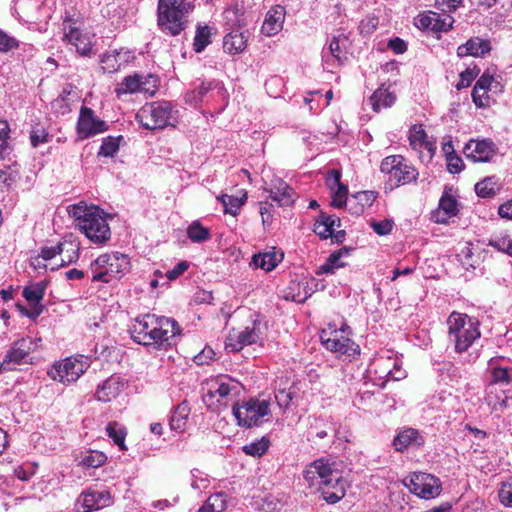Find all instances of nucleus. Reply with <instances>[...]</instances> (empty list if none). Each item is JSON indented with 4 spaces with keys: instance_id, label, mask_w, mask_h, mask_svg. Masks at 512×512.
<instances>
[{
    "instance_id": "c03bdc74",
    "label": "nucleus",
    "mask_w": 512,
    "mask_h": 512,
    "mask_svg": "<svg viewBox=\"0 0 512 512\" xmlns=\"http://www.w3.org/2000/svg\"><path fill=\"white\" fill-rule=\"evenodd\" d=\"M211 31L208 26H198L194 37V50L202 52L210 44Z\"/></svg>"
},
{
    "instance_id": "5fc2aeb1",
    "label": "nucleus",
    "mask_w": 512,
    "mask_h": 512,
    "mask_svg": "<svg viewBox=\"0 0 512 512\" xmlns=\"http://www.w3.org/2000/svg\"><path fill=\"white\" fill-rule=\"evenodd\" d=\"M498 496L504 506L512 507V480L502 483Z\"/></svg>"
},
{
    "instance_id": "6e6552de",
    "label": "nucleus",
    "mask_w": 512,
    "mask_h": 512,
    "mask_svg": "<svg viewBox=\"0 0 512 512\" xmlns=\"http://www.w3.org/2000/svg\"><path fill=\"white\" fill-rule=\"evenodd\" d=\"M129 259L119 252L105 253L97 257L90 265L93 282L109 283L120 278L129 267Z\"/></svg>"
},
{
    "instance_id": "6e6d98bb",
    "label": "nucleus",
    "mask_w": 512,
    "mask_h": 512,
    "mask_svg": "<svg viewBox=\"0 0 512 512\" xmlns=\"http://www.w3.org/2000/svg\"><path fill=\"white\" fill-rule=\"evenodd\" d=\"M479 73V70H476L475 68L470 69L467 68L465 71L460 73V80L456 84V89L461 90L463 88H466L470 86L472 81L477 77Z\"/></svg>"
},
{
    "instance_id": "473e14b6",
    "label": "nucleus",
    "mask_w": 512,
    "mask_h": 512,
    "mask_svg": "<svg viewBox=\"0 0 512 512\" xmlns=\"http://www.w3.org/2000/svg\"><path fill=\"white\" fill-rule=\"evenodd\" d=\"M248 36L246 32L238 30L225 35L223 39V49L230 55L242 53L247 47Z\"/></svg>"
},
{
    "instance_id": "39448f33",
    "label": "nucleus",
    "mask_w": 512,
    "mask_h": 512,
    "mask_svg": "<svg viewBox=\"0 0 512 512\" xmlns=\"http://www.w3.org/2000/svg\"><path fill=\"white\" fill-rule=\"evenodd\" d=\"M193 9L191 0H159L158 26L162 32L177 36L185 29L186 18Z\"/></svg>"
},
{
    "instance_id": "774afa93",
    "label": "nucleus",
    "mask_w": 512,
    "mask_h": 512,
    "mask_svg": "<svg viewBox=\"0 0 512 512\" xmlns=\"http://www.w3.org/2000/svg\"><path fill=\"white\" fill-rule=\"evenodd\" d=\"M498 214L501 218L512 220V199L507 200L499 206Z\"/></svg>"
},
{
    "instance_id": "a878e982",
    "label": "nucleus",
    "mask_w": 512,
    "mask_h": 512,
    "mask_svg": "<svg viewBox=\"0 0 512 512\" xmlns=\"http://www.w3.org/2000/svg\"><path fill=\"white\" fill-rule=\"evenodd\" d=\"M286 10L284 6L275 5L266 13L261 31L266 36H274L279 33L284 24Z\"/></svg>"
},
{
    "instance_id": "423d86ee",
    "label": "nucleus",
    "mask_w": 512,
    "mask_h": 512,
    "mask_svg": "<svg viewBox=\"0 0 512 512\" xmlns=\"http://www.w3.org/2000/svg\"><path fill=\"white\" fill-rule=\"evenodd\" d=\"M240 392L241 384L238 381L228 376L217 377L207 383L203 402L208 409L219 412L229 405H236Z\"/></svg>"
},
{
    "instance_id": "37998d69",
    "label": "nucleus",
    "mask_w": 512,
    "mask_h": 512,
    "mask_svg": "<svg viewBox=\"0 0 512 512\" xmlns=\"http://www.w3.org/2000/svg\"><path fill=\"white\" fill-rule=\"evenodd\" d=\"M187 236L192 242L202 243L210 238V231L198 221H194L187 228Z\"/></svg>"
},
{
    "instance_id": "7c9ffc66",
    "label": "nucleus",
    "mask_w": 512,
    "mask_h": 512,
    "mask_svg": "<svg viewBox=\"0 0 512 512\" xmlns=\"http://www.w3.org/2000/svg\"><path fill=\"white\" fill-rule=\"evenodd\" d=\"M491 50L490 42L479 37L469 39L465 44L457 48L458 57H483Z\"/></svg>"
},
{
    "instance_id": "ea45409f",
    "label": "nucleus",
    "mask_w": 512,
    "mask_h": 512,
    "mask_svg": "<svg viewBox=\"0 0 512 512\" xmlns=\"http://www.w3.org/2000/svg\"><path fill=\"white\" fill-rule=\"evenodd\" d=\"M106 432L109 438L113 440V442L119 447L120 450H126L125 446V438H126V429L117 422H110L106 426Z\"/></svg>"
},
{
    "instance_id": "9b49d317",
    "label": "nucleus",
    "mask_w": 512,
    "mask_h": 512,
    "mask_svg": "<svg viewBox=\"0 0 512 512\" xmlns=\"http://www.w3.org/2000/svg\"><path fill=\"white\" fill-rule=\"evenodd\" d=\"M380 170L387 175L391 186L395 187L416 182L419 175L417 169L401 155L385 157L381 162Z\"/></svg>"
},
{
    "instance_id": "aec40b11",
    "label": "nucleus",
    "mask_w": 512,
    "mask_h": 512,
    "mask_svg": "<svg viewBox=\"0 0 512 512\" xmlns=\"http://www.w3.org/2000/svg\"><path fill=\"white\" fill-rule=\"evenodd\" d=\"M347 42L344 34L334 36L327 50H323L322 60L326 70L333 72V69L342 65L347 60Z\"/></svg>"
},
{
    "instance_id": "f3484780",
    "label": "nucleus",
    "mask_w": 512,
    "mask_h": 512,
    "mask_svg": "<svg viewBox=\"0 0 512 512\" xmlns=\"http://www.w3.org/2000/svg\"><path fill=\"white\" fill-rule=\"evenodd\" d=\"M33 349L34 343L29 337L14 341L0 363V373L14 370L17 365L25 363Z\"/></svg>"
},
{
    "instance_id": "2f4dec72",
    "label": "nucleus",
    "mask_w": 512,
    "mask_h": 512,
    "mask_svg": "<svg viewBox=\"0 0 512 512\" xmlns=\"http://www.w3.org/2000/svg\"><path fill=\"white\" fill-rule=\"evenodd\" d=\"M424 444V438L418 430L405 428L401 430L393 440V446L397 451H404L409 446H421Z\"/></svg>"
},
{
    "instance_id": "dca6fc26",
    "label": "nucleus",
    "mask_w": 512,
    "mask_h": 512,
    "mask_svg": "<svg viewBox=\"0 0 512 512\" xmlns=\"http://www.w3.org/2000/svg\"><path fill=\"white\" fill-rule=\"evenodd\" d=\"M114 498L109 490L90 487L83 491L76 502L77 512H90L109 507Z\"/></svg>"
},
{
    "instance_id": "f03ea898",
    "label": "nucleus",
    "mask_w": 512,
    "mask_h": 512,
    "mask_svg": "<svg viewBox=\"0 0 512 512\" xmlns=\"http://www.w3.org/2000/svg\"><path fill=\"white\" fill-rule=\"evenodd\" d=\"M130 334L135 342L144 346H170L176 342L180 327L172 318L145 314L135 319Z\"/></svg>"
},
{
    "instance_id": "09e8293b",
    "label": "nucleus",
    "mask_w": 512,
    "mask_h": 512,
    "mask_svg": "<svg viewBox=\"0 0 512 512\" xmlns=\"http://www.w3.org/2000/svg\"><path fill=\"white\" fill-rule=\"evenodd\" d=\"M269 447V440L263 437L262 439L247 444L243 447V451L247 455L254 457H261L264 455Z\"/></svg>"
},
{
    "instance_id": "f257e3e1",
    "label": "nucleus",
    "mask_w": 512,
    "mask_h": 512,
    "mask_svg": "<svg viewBox=\"0 0 512 512\" xmlns=\"http://www.w3.org/2000/svg\"><path fill=\"white\" fill-rule=\"evenodd\" d=\"M303 476L310 486L318 487L324 500L330 504L337 503L346 494L343 471L336 461L317 459L305 468Z\"/></svg>"
},
{
    "instance_id": "4c0bfd02",
    "label": "nucleus",
    "mask_w": 512,
    "mask_h": 512,
    "mask_svg": "<svg viewBox=\"0 0 512 512\" xmlns=\"http://www.w3.org/2000/svg\"><path fill=\"white\" fill-rule=\"evenodd\" d=\"M247 199V194L244 193L241 197L222 194L217 196V200L221 202L224 207V213L237 215L240 208L244 205Z\"/></svg>"
},
{
    "instance_id": "0eeeda50",
    "label": "nucleus",
    "mask_w": 512,
    "mask_h": 512,
    "mask_svg": "<svg viewBox=\"0 0 512 512\" xmlns=\"http://www.w3.org/2000/svg\"><path fill=\"white\" fill-rule=\"evenodd\" d=\"M136 120L145 129H164L174 126L176 122L175 111L170 102L156 101L146 103L136 114Z\"/></svg>"
},
{
    "instance_id": "20e7f679",
    "label": "nucleus",
    "mask_w": 512,
    "mask_h": 512,
    "mask_svg": "<svg viewBox=\"0 0 512 512\" xmlns=\"http://www.w3.org/2000/svg\"><path fill=\"white\" fill-rule=\"evenodd\" d=\"M448 340L457 353L466 352L480 336L479 322L467 314L452 312L447 321Z\"/></svg>"
},
{
    "instance_id": "49530a36",
    "label": "nucleus",
    "mask_w": 512,
    "mask_h": 512,
    "mask_svg": "<svg viewBox=\"0 0 512 512\" xmlns=\"http://www.w3.org/2000/svg\"><path fill=\"white\" fill-rule=\"evenodd\" d=\"M120 139L121 136L118 138H114L111 136L104 138L100 146L98 155L103 157H113L119 150Z\"/></svg>"
},
{
    "instance_id": "1a4fd4ad",
    "label": "nucleus",
    "mask_w": 512,
    "mask_h": 512,
    "mask_svg": "<svg viewBox=\"0 0 512 512\" xmlns=\"http://www.w3.org/2000/svg\"><path fill=\"white\" fill-rule=\"evenodd\" d=\"M350 335L351 329L346 324H342L339 329L329 325L327 329L322 330L320 338L327 350L338 356L354 357L360 354V349L359 345L350 338Z\"/></svg>"
},
{
    "instance_id": "e433bc0d",
    "label": "nucleus",
    "mask_w": 512,
    "mask_h": 512,
    "mask_svg": "<svg viewBox=\"0 0 512 512\" xmlns=\"http://www.w3.org/2000/svg\"><path fill=\"white\" fill-rule=\"evenodd\" d=\"M212 92V96H218L221 98H225L227 95L226 89L223 84L219 81H210L207 83H202L194 92V99L196 101H202L203 98L209 93Z\"/></svg>"
},
{
    "instance_id": "a19ab883",
    "label": "nucleus",
    "mask_w": 512,
    "mask_h": 512,
    "mask_svg": "<svg viewBox=\"0 0 512 512\" xmlns=\"http://www.w3.org/2000/svg\"><path fill=\"white\" fill-rule=\"evenodd\" d=\"M107 460V456L97 450H89L82 454L79 464L85 468H98Z\"/></svg>"
},
{
    "instance_id": "c85d7f7f",
    "label": "nucleus",
    "mask_w": 512,
    "mask_h": 512,
    "mask_svg": "<svg viewBox=\"0 0 512 512\" xmlns=\"http://www.w3.org/2000/svg\"><path fill=\"white\" fill-rule=\"evenodd\" d=\"M353 251L351 247H342L331 253L317 271V274H333L337 269L346 266L345 259L348 258Z\"/></svg>"
},
{
    "instance_id": "9d476101",
    "label": "nucleus",
    "mask_w": 512,
    "mask_h": 512,
    "mask_svg": "<svg viewBox=\"0 0 512 512\" xmlns=\"http://www.w3.org/2000/svg\"><path fill=\"white\" fill-rule=\"evenodd\" d=\"M270 400L250 398L241 404L233 405V415L238 425L251 428L268 421L265 417L270 415Z\"/></svg>"
},
{
    "instance_id": "3c124183",
    "label": "nucleus",
    "mask_w": 512,
    "mask_h": 512,
    "mask_svg": "<svg viewBox=\"0 0 512 512\" xmlns=\"http://www.w3.org/2000/svg\"><path fill=\"white\" fill-rule=\"evenodd\" d=\"M489 246L512 256V239L507 235L494 237L489 240Z\"/></svg>"
},
{
    "instance_id": "864d4df0",
    "label": "nucleus",
    "mask_w": 512,
    "mask_h": 512,
    "mask_svg": "<svg viewBox=\"0 0 512 512\" xmlns=\"http://www.w3.org/2000/svg\"><path fill=\"white\" fill-rule=\"evenodd\" d=\"M65 248L64 253H66L65 257L61 258V265H66L73 263L78 260L79 258V247L77 244H74L72 242H64Z\"/></svg>"
},
{
    "instance_id": "72a5a7b5",
    "label": "nucleus",
    "mask_w": 512,
    "mask_h": 512,
    "mask_svg": "<svg viewBox=\"0 0 512 512\" xmlns=\"http://www.w3.org/2000/svg\"><path fill=\"white\" fill-rule=\"evenodd\" d=\"M282 260L283 253L273 249L272 251L255 254L252 258L251 265L255 268L270 272L275 269Z\"/></svg>"
},
{
    "instance_id": "de8ad7c7",
    "label": "nucleus",
    "mask_w": 512,
    "mask_h": 512,
    "mask_svg": "<svg viewBox=\"0 0 512 512\" xmlns=\"http://www.w3.org/2000/svg\"><path fill=\"white\" fill-rule=\"evenodd\" d=\"M439 210L447 218L455 216L458 212V205L456 199L448 194H444L439 201Z\"/></svg>"
},
{
    "instance_id": "4be33fe9",
    "label": "nucleus",
    "mask_w": 512,
    "mask_h": 512,
    "mask_svg": "<svg viewBox=\"0 0 512 512\" xmlns=\"http://www.w3.org/2000/svg\"><path fill=\"white\" fill-rule=\"evenodd\" d=\"M454 19L450 15L444 18L433 11L420 13L414 19V24L418 29L431 30L434 32H447L452 28Z\"/></svg>"
},
{
    "instance_id": "680f3d73",
    "label": "nucleus",
    "mask_w": 512,
    "mask_h": 512,
    "mask_svg": "<svg viewBox=\"0 0 512 512\" xmlns=\"http://www.w3.org/2000/svg\"><path fill=\"white\" fill-rule=\"evenodd\" d=\"M371 227L378 235H387L392 231L393 221L385 219L378 222H372Z\"/></svg>"
},
{
    "instance_id": "052dcab7",
    "label": "nucleus",
    "mask_w": 512,
    "mask_h": 512,
    "mask_svg": "<svg viewBox=\"0 0 512 512\" xmlns=\"http://www.w3.org/2000/svg\"><path fill=\"white\" fill-rule=\"evenodd\" d=\"M18 47V41L0 30V51L7 52Z\"/></svg>"
},
{
    "instance_id": "8fccbe9b",
    "label": "nucleus",
    "mask_w": 512,
    "mask_h": 512,
    "mask_svg": "<svg viewBox=\"0 0 512 512\" xmlns=\"http://www.w3.org/2000/svg\"><path fill=\"white\" fill-rule=\"evenodd\" d=\"M492 381L488 387V390H492L494 384H509L512 377L509 373V369L502 367H494L491 371Z\"/></svg>"
},
{
    "instance_id": "412c9836",
    "label": "nucleus",
    "mask_w": 512,
    "mask_h": 512,
    "mask_svg": "<svg viewBox=\"0 0 512 512\" xmlns=\"http://www.w3.org/2000/svg\"><path fill=\"white\" fill-rule=\"evenodd\" d=\"M497 146L491 140H470L464 147L465 156L473 162H490L497 154Z\"/></svg>"
},
{
    "instance_id": "338daca9",
    "label": "nucleus",
    "mask_w": 512,
    "mask_h": 512,
    "mask_svg": "<svg viewBox=\"0 0 512 512\" xmlns=\"http://www.w3.org/2000/svg\"><path fill=\"white\" fill-rule=\"evenodd\" d=\"M260 214L263 225H267L272 220V204L268 202H260Z\"/></svg>"
},
{
    "instance_id": "cd10ccee",
    "label": "nucleus",
    "mask_w": 512,
    "mask_h": 512,
    "mask_svg": "<svg viewBox=\"0 0 512 512\" xmlns=\"http://www.w3.org/2000/svg\"><path fill=\"white\" fill-rule=\"evenodd\" d=\"M341 173L338 170H331L327 176V184L332 194L331 204L333 207L341 208L347 200L348 188L341 183Z\"/></svg>"
},
{
    "instance_id": "bb28decb",
    "label": "nucleus",
    "mask_w": 512,
    "mask_h": 512,
    "mask_svg": "<svg viewBox=\"0 0 512 512\" xmlns=\"http://www.w3.org/2000/svg\"><path fill=\"white\" fill-rule=\"evenodd\" d=\"M409 143L410 146L419 152L426 150L428 157L431 159L436 150L435 141H431L428 138L422 125H413L409 130Z\"/></svg>"
},
{
    "instance_id": "ddd939ff",
    "label": "nucleus",
    "mask_w": 512,
    "mask_h": 512,
    "mask_svg": "<svg viewBox=\"0 0 512 512\" xmlns=\"http://www.w3.org/2000/svg\"><path fill=\"white\" fill-rule=\"evenodd\" d=\"M265 324L261 320L255 319L251 326H246L243 330L232 329L225 340V348L230 352H239L245 346L257 343L262 339Z\"/></svg>"
},
{
    "instance_id": "c756f323",
    "label": "nucleus",
    "mask_w": 512,
    "mask_h": 512,
    "mask_svg": "<svg viewBox=\"0 0 512 512\" xmlns=\"http://www.w3.org/2000/svg\"><path fill=\"white\" fill-rule=\"evenodd\" d=\"M125 386L119 376H111L98 386L96 397L99 401L109 402L116 398Z\"/></svg>"
},
{
    "instance_id": "393cba45",
    "label": "nucleus",
    "mask_w": 512,
    "mask_h": 512,
    "mask_svg": "<svg viewBox=\"0 0 512 512\" xmlns=\"http://www.w3.org/2000/svg\"><path fill=\"white\" fill-rule=\"evenodd\" d=\"M153 83L155 87V83L157 82V78L149 75L148 77H142L139 74L129 75L123 79V81L118 85L115 89L117 96L127 93H136V92H149V88H146L147 83Z\"/></svg>"
},
{
    "instance_id": "69168bd1",
    "label": "nucleus",
    "mask_w": 512,
    "mask_h": 512,
    "mask_svg": "<svg viewBox=\"0 0 512 512\" xmlns=\"http://www.w3.org/2000/svg\"><path fill=\"white\" fill-rule=\"evenodd\" d=\"M485 399H486L487 404L489 406H491L493 408V410H503L508 407V397L505 396L499 402H495L493 399V391L492 390L488 391Z\"/></svg>"
},
{
    "instance_id": "7ed1b4c3",
    "label": "nucleus",
    "mask_w": 512,
    "mask_h": 512,
    "mask_svg": "<svg viewBox=\"0 0 512 512\" xmlns=\"http://www.w3.org/2000/svg\"><path fill=\"white\" fill-rule=\"evenodd\" d=\"M68 213L85 236L95 244H105L111 238L107 215L99 207L84 202L70 205Z\"/></svg>"
},
{
    "instance_id": "bf43d9fd",
    "label": "nucleus",
    "mask_w": 512,
    "mask_h": 512,
    "mask_svg": "<svg viewBox=\"0 0 512 512\" xmlns=\"http://www.w3.org/2000/svg\"><path fill=\"white\" fill-rule=\"evenodd\" d=\"M49 135L43 128H35L31 131L30 141L33 147L48 142Z\"/></svg>"
},
{
    "instance_id": "5701e85b",
    "label": "nucleus",
    "mask_w": 512,
    "mask_h": 512,
    "mask_svg": "<svg viewBox=\"0 0 512 512\" xmlns=\"http://www.w3.org/2000/svg\"><path fill=\"white\" fill-rule=\"evenodd\" d=\"M135 59L134 52L128 48L106 51L100 59L102 69L108 73L119 71Z\"/></svg>"
},
{
    "instance_id": "f704fd0d",
    "label": "nucleus",
    "mask_w": 512,
    "mask_h": 512,
    "mask_svg": "<svg viewBox=\"0 0 512 512\" xmlns=\"http://www.w3.org/2000/svg\"><path fill=\"white\" fill-rule=\"evenodd\" d=\"M369 100L372 109L375 112H379L383 108L391 107L396 101V96L388 88L382 86L374 91Z\"/></svg>"
},
{
    "instance_id": "b1692460",
    "label": "nucleus",
    "mask_w": 512,
    "mask_h": 512,
    "mask_svg": "<svg viewBox=\"0 0 512 512\" xmlns=\"http://www.w3.org/2000/svg\"><path fill=\"white\" fill-rule=\"evenodd\" d=\"M265 191L279 206H290L294 203L296 195L294 190L280 178L272 179Z\"/></svg>"
},
{
    "instance_id": "603ef678",
    "label": "nucleus",
    "mask_w": 512,
    "mask_h": 512,
    "mask_svg": "<svg viewBox=\"0 0 512 512\" xmlns=\"http://www.w3.org/2000/svg\"><path fill=\"white\" fill-rule=\"evenodd\" d=\"M472 100L478 108H486L490 106L489 90L473 88Z\"/></svg>"
},
{
    "instance_id": "c9c22d12",
    "label": "nucleus",
    "mask_w": 512,
    "mask_h": 512,
    "mask_svg": "<svg viewBox=\"0 0 512 512\" xmlns=\"http://www.w3.org/2000/svg\"><path fill=\"white\" fill-rule=\"evenodd\" d=\"M189 414L190 407L186 401L177 405L170 417V428L174 431L183 432L186 428Z\"/></svg>"
},
{
    "instance_id": "13d9d810",
    "label": "nucleus",
    "mask_w": 512,
    "mask_h": 512,
    "mask_svg": "<svg viewBox=\"0 0 512 512\" xmlns=\"http://www.w3.org/2000/svg\"><path fill=\"white\" fill-rule=\"evenodd\" d=\"M292 399L293 393L291 391L280 389L275 392V400L280 408L287 409L290 406Z\"/></svg>"
},
{
    "instance_id": "a18cd8bd",
    "label": "nucleus",
    "mask_w": 512,
    "mask_h": 512,
    "mask_svg": "<svg viewBox=\"0 0 512 512\" xmlns=\"http://www.w3.org/2000/svg\"><path fill=\"white\" fill-rule=\"evenodd\" d=\"M10 127L7 121L0 120V158L11 152Z\"/></svg>"
},
{
    "instance_id": "58836bf2",
    "label": "nucleus",
    "mask_w": 512,
    "mask_h": 512,
    "mask_svg": "<svg viewBox=\"0 0 512 512\" xmlns=\"http://www.w3.org/2000/svg\"><path fill=\"white\" fill-rule=\"evenodd\" d=\"M227 507V495L223 492L212 494L198 512H223Z\"/></svg>"
},
{
    "instance_id": "4d7b16f0",
    "label": "nucleus",
    "mask_w": 512,
    "mask_h": 512,
    "mask_svg": "<svg viewBox=\"0 0 512 512\" xmlns=\"http://www.w3.org/2000/svg\"><path fill=\"white\" fill-rule=\"evenodd\" d=\"M65 246V243L60 242L56 246L43 247L40 255L44 260H51L57 255H62L64 253Z\"/></svg>"
},
{
    "instance_id": "e2e57ef3",
    "label": "nucleus",
    "mask_w": 512,
    "mask_h": 512,
    "mask_svg": "<svg viewBox=\"0 0 512 512\" xmlns=\"http://www.w3.org/2000/svg\"><path fill=\"white\" fill-rule=\"evenodd\" d=\"M189 268V263L186 261L179 262L173 269L166 272V277L173 281L181 276Z\"/></svg>"
},
{
    "instance_id": "6ab92c4d",
    "label": "nucleus",
    "mask_w": 512,
    "mask_h": 512,
    "mask_svg": "<svg viewBox=\"0 0 512 512\" xmlns=\"http://www.w3.org/2000/svg\"><path fill=\"white\" fill-rule=\"evenodd\" d=\"M46 290L45 282H37L27 286L23 290V297L29 303V308L23 305H17L20 313L28 318L35 320L44 310L42 300Z\"/></svg>"
},
{
    "instance_id": "f8f14e48",
    "label": "nucleus",
    "mask_w": 512,
    "mask_h": 512,
    "mask_svg": "<svg viewBox=\"0 0 512 512\" xmlns=\"http://www.w3.org/2000/svg\"><path fill=\"white\" fill-rule=\"evenodd\" d=\"M89 367L87 358L68 357L53 364L48 375L55 381L70 384L78 380Z\"/></svg>"
},
{
    "instance_id": "79ce46f5",
    "label": "nucleus",
    "mask_w": 512,
    "mask_h": 512,
    "mask_svg": "<svg viewBox=\"0 0 512 512\" xmlns=\"http://www.w3.org/2000/svg\"><path fill=\"white\" fill-rule=\"evenodd\" d=\"M499 188V183L495 177H486L475 185L477 195L483 198L494 196Z\"/></svg>"
},
{
    "instance_id": "2eb2a0df",
    "label": "nucleus",
    "mask_w": 512,
    "mask_h": 512,
    "mask_svg": "<svg viewBox=\"0 0 512 512\" xmlns=\"http://www.w3.org/2000/svg\"><path fill=\"white\" fill-rule=\"evenodd\" d=\"M93 38L94 35L89 32L79 30L76 26V22L71 18L70 15L66 14L64 19V37L63 39L68 41L76 52L81 56H91L94 54L93 51Z\"/></svg>"
},
{
    "instance_id": "0e129e2a",
    "label": "nucleus",
    "mask_w": 512,
    "mask_h": 512,
    "mask_svg": "<svg viewBox=\"0 0 512 512\" xmlns=\"http://www.w3.org/2000/svg\"><path fill=\"white\" fill-rule=\"evenodd\" d=\"M447 169L450 173H459L463 169V161L460 157L453 155L447 157Z\"/></svg>"
},
{
    "instance_id": "a211bd4d",
    "label": "nucleus",
    "mask_w": 512,
    "mask_h": 512,
    "mask_svg": "<svg viewBox=\"0 0 512 512\" xmlns=\"http://www.w3.org/2000/svg\"><path fill=\"white\" fill-rule=\"evenodd\" d=\"M106 130H108L107 123L98 118L91 108L81 107L76 126L78 139L84 140Z\"/></svg>"
},
{
    "instance_id": "4468645a",
    "label": "nucleus",
    "mask_w": 512,
    "mask_h": 512,
    "mask_svg": "<svg viewBox=\"0 0 512 512\" xmlns=\"http://www.w3.org/2000/svg\"><path fill=\"white\" fill-rule=\"evenodd\" d=\"M404 484L411 493L425 500L436 498L442 491L439 478L424 472H413L405 479Z\"/></svg>"
}]
</instances>
